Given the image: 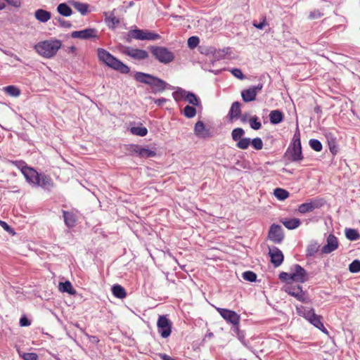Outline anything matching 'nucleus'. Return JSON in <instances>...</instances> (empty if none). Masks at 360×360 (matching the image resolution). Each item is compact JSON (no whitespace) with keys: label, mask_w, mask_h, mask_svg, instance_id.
<instances>
[{"label":"nucleus","mask_w":360,"mask_h":360,"mask_svg":"<svg viewBox=\"0 0 360 360\" xmlns=\"http://www.w3.org/2000/svg\"><path fill=\"white\" fill-rule=\"evenodd\" d=\"M134 79L150 86V92L157 94L163 92L167 88V82L152 75L142 72H136L134 75Z\"/></svg>","instance_id":"obj_1"},{"label":"nucleus","mask_w":360,"mask_h":360,"mask_svg":"<svg viewBox=\"0 0 360 360\" xmlns=\"http://www.w3.org/2000/svg\"><path fill=\"white\" fill-rule=\"evenodd\" d=\"M97 53L99 60L105 63L108 67L122 74H127L129 72L130 68L129 66L124 64L117 58L114 57L105 49L99 48L97 50Z\"/></svg>","instance_id":"obj_2"},{"label":"nucleus","mask_w":360,"mask_h":360,"mask_svg":"<svg viewBox=\"0 0 360 360\" xmlns=\"http://www.w3.org/2000/svg\"><path fill=\"white\" fill-rule=\"evenodd\" d=\"M284 157L290 162H300L304 159L302 152L300 133L298 129L294 134L292 142L287 148Z\"/></svg>","instance_id":"obj_3"},{"label":"nucleus","mask_w":360,"mask_h":360,"mask_svg":"<svg viewBox=\"0 0 360 360\" xmlns=\"http://www.w3.org/2000/svg\"><path fill=\"white\" fill-rule=\"evenodd\" d=\"M61 41L58 39L45 40L34 46L35 51L47 58L53 57L61 47Z\"/></svg>","instance_id":"obj_4"},{"label":"nucleus","mask_w":360,"mask_h":360,"mask_svg":"<svg viewBox=\"0 0 360 360\" xmlns=\"http://www.w3.org/2000/svg\"><path fill=\"white\" fill-rule=\"evenodd\" d=\"M296 310L299 316H303L315 327L321 330L322 332L328 334V330L322 323V317L316 314L313 308H307L302 305H300L296 307Z\"/></svg>","instance_id":"obj_5"},{"label":"nucleus","mask_w":360,"mask_h":360,"mask_svg":"<svg viewBox=\"0 0 360 360\" xmlns=\"http://www.w3.org/2000/svg\"><path fill=\"white\" fill-rule=\"evenodd\" d=\"M150 50L155 59L162 63L167 64L174 58V53L165 47L153 46Z\"/></svg>","instance_id":"obj_6"},{"label":"nucleus","mask_w":360,"mask_h":360,"mask_svg":"<svg viewBox=\"0 0 360 360\" xmlns=\"http://www.w3.org/2000/svg\"><path fill=\"white\" fill-rule=\"evenodd\" d=\"M283 290L288 295L295 297L297 300L302 302H309V300L305 295V292L302 290V287L298 284L293 283H285Z\"/></svg>","instance_id":"obj_7"},{"label":"nucleus","mask_w":360,"mask_h":360,"mask_svg":"<svg viewBox=\"0 0 360 360\" xmlns=\"http://www.w3.org/2000/svg\"><path fill=\"white\" fill-rule=\"evenodd\" d=\"M216 310L227 323H231L237 328L238 327L240 316L236 311L220 307H217Z\"/></svg>","instance_id":"obj_8"},{"label":"nucleus","mask_w":360,"mask_h":360,"mask_svg":"<svg viewBox=\"0 0 360 360\" xmlns=\"http://www.w3.org/2000/svg\"><path fill=\"white\" fill-rule=\"evenodd\" d=\"M158 332L163 338H168L172 333V322L165 315H160L157 321Z\"/></svg>","instance_id":"obj_9"},{"label":"nucleus","mask_w":360,"mask_h":360,"mask_svg":"<svg viewBox=\"0 0 360 360\" xmlns=\"http://www.w3.org/2000/svg\"><path fill=\"white\" fill-rule=\"evenodd\" d=\"M120 52L135 60H144L148 57V53L143 49H134L130 46H122Z\"/></svg>","instance_id":"obj_10"},{"label":"nucleus","mask_w":360,"mask_h":360,"mask_svg":"<svg viewBox=\"0 0 360 360\" xmlns=\"http://www.w3.org/2000/svg\"><path fill=\"white\" fill-rule=\"evenodd\" d=\"M128 36L139 40H156L160 39V35L158 34L138 29L130 30Z\"/></svg>","instance_id":"obj_11"},{"label":"nucleus","mask_w":360,"mask_h":360,"mask_svg":"<svg viewBox=\"0 0 360 360\" xmlns=\"http://www.w3.org/2000/svg\"><path fill=\"white\" fill-rule=\"evenodd\" d=\"M71 37L74 39H98V31L95 28H88L79 31H74L71 33Z\"/></svg>","instance_id":"obj_12"},{"label":"nucleus","mask_w":360,"mask_h":360,"mask_svg":"<svg viewBox=\"0 0 360 360\" xmlns=\"http://www.w3.org/2000/svg\"><path fill=\"white\" fill-rule=\"evenodd\" d=\"M268 238L270 240L273 241L274 243L279 244L281 243L283 238L284 234L283 232L282 227L280 225L273 224L269 229L268 233Z\"/></svg>","instance_id":"obj_13"},{"label":"nucleus","mask_w":360,"mask_h":360,"mask_svg":"<svg viewBox=\"0 0 360 360\" xmlns=\"http://www.w3.org/2000/svg\"><path fill=\"white\" fill-rule=\"evenodd\" d=\"M325 204V200L323 198H316L311 202L301 204L298 207V211L304 214L307 212H312L316 208L321 207Z\"/></svg>","instance_id":"obj_14"},{"label":"nucleus","mask_w":360,"mask_h":360,"mask_svg":"<svg viewBox=\"0 0 360 360\" xmlns=\"http://www.w3.org/2000/svg\"><path fill=\"white\" fill-rule=\"evenodd\" d=\"M263 88L262 84H258L257 86L250 87L241 92V96L245 102L253 101L256 99L257 94Z\"/></svg>","instance_id":"obj_15"},{"label":"nucleus","mask_w":360,"mask_h":360,"mask_svg":"<svg viewBox=\"0 0 360 360\" xmlns=\"http://www.w3.org/2000/svg\"><path fill=\"white\" fill-rule=\"evenodd\" d=\"M269 255L271 257V262L274 267L279 266L283 262L284 256L281 250L277 247L269 248Z\"/></svg>","instance_id":"obj_16"},{"label":"nucleus","mask_w":360,"mask_h":360,"mask_svg":"<svg viewBox=\"0 0 360 360\" xmlns=\"http://www.w3.org/2000/svg\"><path fill=\"white\" fill-rule=\"evenodd\" d=\"M129 150L141 158H147L156 155L155 151L143 148L139 145H131Z\"/></svg>","instance_id":"obj_17"},{"label":"nucleus","mask_w":360,"mask_h":360,"mask_svg":"<svg viewBox=\"0 0 360 360\" xmlns=\"http://www.w3.org/2000/svg\"><path fill=\"white\" fill-rule=\"evenodd\" d=\"M291 278L297 283H304L307 281V274L306 270L299 264L294 266V271L292 273Z\"/></svg>","instance_id":"obj_18"},{"label":"nucleus","mask_w":360,"mask_h":360,"mask_svg":"<svg viewBox=\"0 0 360 360\" xmlns=\"http://www.w3.org/2000/svg\"><path fill=\"white\" fill-rule=\"evenodd\" d=\"M338 247V241L337 238L333 235L330 234L327 238V243L323 245L321 248V252L323 254H329L334 250H335Z\"/></svg>","instance_id":"obj_19"},{"label":"nucleus","mask_w":360,"mask_h":360,"mask_svg":"<svg viewBox=\"0 0 360 360\" xmlns=\"http://www.w3.org/2000/svg\"><path fill=\"white\" fill-rule=\"evenodd\" d=\"M22 174L28 183L35 185L39 174L32 167H28Z\"/></svg>","instance_id":"obj_20"},{"label":"nucleus","mask_w":360,"mask_h":360,"mask_svg":"<svg viewBox=\"0 0 360 360\" xmlns=\"http://www.w3.org/2000/svg\"><path fill=\"white\" fill-rule=\"evenodd\" d=\"M34 186H41L42 188H49L53 186V182L49 176L44 174H39V178L37 179Z\"/></svg>","instance_id":"obj_21"},{"label":"nucleus","mask_w":360,"mask_h":360,"mask_svg":"<svg viewBox=\"0 0 360 360\" xmlns=\"http://www.w3.org/2000/svg\"><path fill=\"white\" fill-rule=\"evenodd\" d=\"M240 113V103L238 101L233 102L229 112L230 120L239 118Z\"/></svg>","instance_id":"obj_22"},{"label":"nucleus","mask_w":360,"mask_h":360,"mask_svg":"<svg viewBox=\"0 0 360 360\" xmlns=\"http://www.w3.org/2000/svg\"><path fill=\"white\" fill-rule=\"evenodd\" d=\"M34 17L39 22H46L51 19V15L50 12L46 10L37 9L34 13Z\"/></svg>","instance_id":"obj_23"},{"label":"nucleus","mask_w":360,"mask_h":360,"mask_svg":"<svg viewBox=\"0 0 360 360\" xmlns=\"http://www.w3.org/2000/svg\"><path fill=\"white\" fill-rule=\"evenodd\" d=\"M194 132L196 136L205 138L208 136V131L205 129V124L202 121H198L194 127Z\"/></svg>","instance_id":"obj_24"},{"label":"nucleus","mask_w":360,"mask_h":360,"mask_svg":"<svg viewBox=\"0 0 360 360\" xmlns=\"http://www.w3.org/2000/svg\"><path fill=\"white\" fill-rule=\"evenodd\" d=\"M65 224L69 228L74 227L76 224V216L72 212L63 211Z\"/></svg>","instance_id":"obj_25"},{"label":"nucleus","mask_w":360,"mask_h":360,"mask_svg":"<svg viewBox=\"0 0 360 360\" xmlns=\"http://www.w3.org/2000/svg\"><path fill=\"white\" fill-rule=\"evenodd\" d=\"M58 289L62 292H68L72 295L76 294V290L73 288L72 283L68 281L60 283L58 285Z\"/></svg>","instance_id":"obj_26"},{"label":"nucleus","mask_w":360,"mask_h":360,"mask_svg":"<svg viewBox=\"0 0 360 360\" xmlns=\"http://www.w3.org/2000/svg\"><path fill=\"white\" fill-rule=\"evenodd\" d=\"M269 119L271 124H277L283 121V115L280 110H274L271 111Z\"/></svg>","instance_id":"obj_27"},{"label":"nucleus","mask_w":360,"mask_h":360,"mask_svg":"<svg viewBox=\"0 0 360 360\" xmlns=\"http://www.w3.org/2000/svg\"><path fill=\"white\" fill-rule=\"evenodd\" d=\"M281 222L288 229H295L299 227L301 224L300 220L297 218L285 219Z\"/></svg>","instance_id":"obj_28"},{"label":"nucleus","mask_w":360,"mask_h":360,"mask_svg":"<svg viewBox=\"0 0 360 360\" xmlns=\"http://www.w3.org/2000/svg\"><path fill=\"white\" fill-rule=\"evenodd\" d=\"M112 292L114 296L120 299H123L127 296L124 288L120 285H113L112 288Z\"/></svg>","instance_id":"obj_29"},{"label":"nucleus","mask_w":360,"mask_h":360,"mask_svg":"<svg viewBox=\"0 0 360 360\" xmlns=\"http://www.w3.org/2000/svg\"><path fill=\"white\" fill-rule=\"evenodd\" d=\"M57 11L60 15L65 17L71 15L72 13L71 8L64 3L60 4L58 6Z\"/></svg>","instance_id":"obj_30"},{"label":"nucleus","mask_w":360,"mask_h":360,"mask_svg":"<svg viewBox=\"0 0 360 360\" xmlns=\"http://www.w3.org/2000/svg\"><path fill=\"white\" fill-rule=\"evenodd\" d=\"M4 91L6 94L13 97H18L21 93L19 88L13 85L4 87Z\"/></svg>","instance_id":"obj_31"},{"label":"nucleus","mask_w":360,"mask_h":360,"mask_svg":"<svg viewBox=\"0 0 360 360\" xmlns=\"http://www.w3.org/2000/svg\"><path fill=\"white\" fill-rule=\"evenodd\" d=\"M274 194L280 200H284L289 197V192L281 188L274 189Z\"/></svg>","instance_id":"obj_32"},{"label":"nucleus","mask_w":360,"mask_h":360,"mask_svg":"<svg viewBox=\"0 0 360 360\" xmlns=\"http://www.w3.org/2000/svg\"><path fill=\"white\" fill-rule=\"evenodd\" d=\"M185 101H186L188 103L195 106H198L200 104L199 98L193 93L189 91H188L186 94Z\"/></svg>","instance_id":"obj_33"},{"label":"nucleus","mask_w":360,"mask_h":360,"mask_svg":"<svg viewBox=\"0 0 360 360\" xmlns=\"http://www.w3.org/2000/svg\"><path fill=\"white\" fill-rule=\"evenodd\" d=\"M345 236L350 240H357L360 238L359 233L354 229H346Z\"/></svg>","instance_id":"obj_34"},{"label":"nucleus","mask_w":360,"mask_h":360,"mask_svg":"<svg viewBox=\"0 0 360 360\" xmlns=\"http://www.w3.org/2000/svg\"><path fill=\"white\" fill-rule=\"evenodd\" d=\"M130 131L132 134L139 136H145L148 133V129L145 127H132L130 129Z\"/></svg>","instance_id":"obj_35"},{"label":"nucleus","mask_w":360,"mask_h":360,"mask_svg":"<svg viewBox=\"0 0 360 360\" xmlns=\"http://www.w3.org/2000/svg\"><path fill=\"white\" fill-rule=\"evenodd\" d=\"M187 92V91L179 87L175 91L172 93V96L176 101H179L181 99L185 100Z\"/></svg>","instance_id":"obj_36"},{"label":"nucleus","mask_w":360,"mask_h":360,"mask_svg":"<svg viewBox=\"0 0 360 360\" xmlns=\"http://www.w3.org/2000/svg\"><path fill=\"white\" fill-rule=\"evenodd\" d=\"M184 115L187 118H193L196 115V109L190 105H186L184 109Z\"/></svg>","instance_id":"obj_37"},{"label":"nucleus","mask_w":360,"mask_h":360,"mask_svg":"<svg viewBox=\"0 0 360 360\" xmlns=\"http://www.w3.org/2000/svg\"><path fill=\"white\" fill-rule=\"evenodd\" d=\"M245 131L242 128H236L231 132L232 139L235 141H238L243 138Z\"/></svg>","instance_id":"obj_38"},{"label":"nucleus","mask_w":360,"mask_h":360,"mask_svg":"<svg viewBox=\"0 0 360 360\" xmlns=\"http://www.w3.org/2000/svg\"><path fill=\"white\" fill-rule=\"evenodd\" d=\"M9 162L20 169L22 173L28 167L26 162L23 160H10Z\"/></svg>","instance_id":"obj_39"},{"label":"nucleus","mask_w":360,"mask_h":360,"mask_svg":"<svg viewBox=\"0 0 360 360\" xmlns=\"http://www.w3.org/2000/svg\"><path fill=\"white\" fill-rule=\"evenodd\" d=\"M250 144V139L249 138H242L238 141L236 146L242 150H245Z\"/></svg>","instance_id":"obj_40"},{"label":"nucleus","mask_w":360,"mask_h":360,"mask_svg":"<svg viewBox=\"0 0 360 360\" xmlns=\"http://www.w3.org/2000/svg\"><path fill=\"white\" fill-rule=\"evenodd\" d=\"M74 7L82 15H86L88 12V5L86 4L76 2L74 4Z\"/></svg>","instance_id":"obj_41"},{"label":"nucleus","mask_w":360,"mask_h":360,"mask_svg":"<svg viewBox=\"0 0 360 360\" xmlns=\"http://www.w3.org/2000/svg\"><path fill=\"white\" fill-rule=\"evenodd\" d=\"M249 122H250V127L255 130H258L262 127V124L258 120V117L257 116L252 117L250 119Z\"/></svg>","instance_id":"obj_42"},{"label":"nucleus","mask_w":360,"mask_h":360,"mask_svg":"<svg viewBox=\"0 0 360 360\" xmlns=\"http://www.w3.org/2000/svg\"><path fill=\"white\" fill-rule=\"evenodd\" d=\"M243 278L250 282H254L257 279V275L253 271H247L243 274Z\"/></svg>","instance_id":"obj_43"},{"label":"nucleus","mask_w":360,"mask_h":360,"mask_svg":"<svg viewBox=\"0 0 360 360\" xmlns=\"http://www.w3.org/2000/svg\"><path fill=\"white\" fill-rule=\"evenodd\" d=\"M349 270L352 273L360 272V261L358 259L354 260L349 266Z\"/></svg>","instance_id":"obj_44"},{"label":"nucleus","mask_w":360,"mask_h":360,"mask_svg":"<svg viewBox=\"0 0 360 360\" xmlns=\"http://www.w3.org/2000/svg\"><path fill=\"white\" fill-rule=\"evenodd\" d=\"M309 146L316 152H320L322 150V144L317 139H311L309 141Z\"/></svg>","instance_id":"obj_45"},{"label":"nucleus","mask_w":360,"mask_h":360,"mask_svg":"<svg viewBox=\"0 0 360 360\" xmlns=\"http://www.w3.org/2000/svg\"><path fill=\"white\" fill-rule=\"evenodd\" d=\"M323 15V13L322 11H321L319 9H315V10L309 12V15H308V19L313 20L319 19V18H321Z\"/></svg>","instance_id":"obj_46"},{"label":"nucleus","mask_w":360,"mask_h":360,"mask_svg":"<svg viewBox=\"0 0 360 360\" xmlns=\"http://www.w3.org/2000/svg\"><path fill=\"white\" fill-rule=\"evenodd\" d=\"M250 143L255 150H259L263 148V141L259 137L253 139L252 141H250Z\"/></svg>","instance_id":"obj_47"},{"label":"nucleus","mask_w":360,"mask_h":360,"mask_svg":"<svg viewBox=\"0 0 360 360\" xmlns=\"http://www.w3.org/2000/svg\"><path fill=\"white\" fill-rule=\"evenodd\" d=\"M292 276V273L291 274H288V273H286V272H281L280 274H279V278L283 281H285L286 283H292L293 280L292 278H291Z\"/></svg>","instance_id":"obj_48"},{"label":"nucleus","mask_w":360,"mask_h":360,"mask_svg":"<svg viewBox=\"0 0 360 360\" xmlns=\"http://www.w3.org/2000/svg\"><path fill=\"white\" fill-rule=\"evenodd\" d=\"M199 41H200V40L198 37H195V36L191 37L188 39V46L191 49H194L195 47H196L198 45Z\"/></svg>","instance_id":"obj_49"},{"label":"nucleus","mask_w":360,"mask_h":360,"mask_svg":"<svg viewBox=\"0 0 360 360\" xmlns=\"http://www.w3.org/2000/svg\"><path fill=\"white\" fill-rule=\"evenodd\" d=\"M20 356L23 360H38L39 357L36 353H22Z\"/></svg>","instance_id":"obj_50"},{"label":"nucleus","mask_w":360,"mask_h":360,"mask_svg":"<svg viewBox=\"0 0 360 360\" xmlns=\"http://www.w3.org/2000/svg\"><path fill=\"white\" fill-rule=\"evenodd\" d=\"M231 72L234 77L241 80L245 78L244 75L243 74L242 71L240 69L234 68Z\"/></svg>","instance_id":"obj_51"},{"label":"nucleus","mask_w":360,"mask_h":360,"mask_svg":"<svg viewBox=\"0 0 360 360\" xmlns=\"http://www.w3.org/2000/svg\"><path fill=\"white\" fill-rule=\"evenodd\" d=\"M266 25V16H264L262 18V21L259 23H257V22L254 21L252 22V25L259 30H262L264 27Z\"/></svg>","instance_id":"obj_52"},{"label":"nucleus","mask_w":360,"mask_h":360,"mask_svg":"<svg viewBox=\"0 0 360 360\" xmlns=\"http://www.w3.org/2000/svg\"><path fill=\"white\" fill-rule=\"evenodd\" d=\"M8 4L18 8L21 6V1L20 0H5Z\"/></svg>","instance_id":"obj_53"},{"label":"nucleus","mask_w":360,"mask_h":360,"mask_svg":"<svg viewBox=\"0 0 360 360\" xmlns=\"http://www.w3.org/2000/svg\"><path fill=\"white\" fill-rule=\"evenodd\" d=\"M31 324L30 321L26 316H22L20 319V325L21 326H28Z\"/></svg>","instance_id":"obj_54"},{"label":"nucleus","mask_w":360,"mask_h":360,"mask_svg":"<svg viewBox=\"0 0 360 360\" xmlns=\"http://www.w3.org/2000/svg\"><path fill=\"white\" fill-rule=\"evenodd\" d=\"M58 22H59L60 25L63 27H70L71 26V24L69 22L62 18H58Z\"/></svg>","instance_id":"obj_55"},{"label":"nucleus","mask_w":360,"mask_h":360,"mask_svg":"<svg viewBox=\"0 0 360 360\" xmlns=\"http://www.w3.org/2000/svg\"><path fill=\"white\" fill-rule=\"evenodd\" d=\"M167 101V100L165 98H160L154 99V103L155 104H157L158 105L160 106L162 104H164L165 103H166Z\"/></svg>","instance_id":"obj_56"},{"label":"nucleus","mask_w":360,"mask_h":360,"mask_svg":"<svg viewBox=\"0 0 360 360\" xmlns=\"http://www.w3.org/2000/svg\"><path fill=\"white\" fill-rule=\"evenodd\" d=\"M108 20L110 22H111L113 25H115L120 23V20L115 16H114L113 15H110L108 18Z\"/></svg>","instance_id":"obj_57"},{"label":"nucleus","mask_w":360,"mask_h":360,"mask_svg":"<svg viewBox=\"0 0 360 360\" xmlns=\"http://www.w3.org/2000/svg\"><path fill=\"white\" fill-rule=\"evenodd\" d=\"M159 356L162 359V360H176L174 359H173L172 357H171L170 356L166 354H159Z\"/></svg>","instance_id":"obj_58"},{"label":"nucleus","mask_w":360,"mask_h":360,"mask_svg":"<svg viewBox=\"0 0 360 360\" xmlns=\"http://www.w3.org/2000/svg\"><path fill=\"white\" fill-rule=\"evenodd\" d=\"M0 225L6 231H8L10 229V226L5 221L0 220Z\"/></svg>","instance_id":"obj_59"},{"label":"nucleus","mask_w":360,"mask_h":360,"mask_svg":"<svg viewBox=\"0 0 360 360\" xmlns=\"http://www.w3.org/2000/svg\"><path fill=\"white\" fill-rule=\"evenodd\" d=\"M77 48L75 46H71L68 48V52L75 53L76 52Z\"/></svg>","instance_id":"obj_60"},{"label":"nucleus","mask_w":360,"mask_h":360,"mask_svg":"<svg viewBox=\"0 0 360 360\" xmlns=\"http://www.w3.org/2000/svg\"><path fill=\"white\" fill-rule=\"evenodd\" d=\"M6 8V4L4 3L0 4V11Z\"/></svg>","instance_id":"obj_61"},{"label":"nucleus","mask_w":360,"mask_h":360,"mask_svg":"<svg viewBox=\"0 0 360 360\" xmlns=\"http://www.w3.org/2000/svg\"><path fill=\"white\" fill-rule=\"evenodd\" d=\"M241 121H242L243 122H245L246 121V117H245V116L242 117V118H241Z\"/></svg>","instance_id":"obj_62"},{"label":"nucleus","mask_w":360,"mask_h":360,"mask_svg":"<svg viewBox=\"0 0 360 360\" xmlns=\"http://www.w3.org/2000/svg\"><path fill=\"white\" fill-rule=\"evenodd\" d=\"M15 59L18 61H20L21 60L18 57V56H15Z\"/></svg>","instance_id":"obj_63"}]
</instances>
